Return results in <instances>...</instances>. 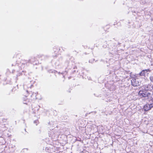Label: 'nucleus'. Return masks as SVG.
I'll use <instances>...</instances> for the list:
<instances>
[{
    "instance_id": "nucleus-2",
    "label": "nucleus",
    "mask_w": 153,
    "mask_h": 153,
    "mask_svg": "<svg viewBox=\"0 0 153 153\" xmlns=\"http://www.w3.org/2000/svg\"><path fill=\"white\" fill-rule=\"evenodd\" d=\"M131 85L134 86H137L139 85V82L137 79L133 78L131 80Z\"/></svg>"
},
{
    "instance_id": "nucleus-6",
    "label": "nucleus",
    "mask_w": 153,
    "mask_h": 153,
    "mask_svg": "<svg viewBox=\"0 0 153 153\" xmlns=\"http://www.w3.org/2000/svg\"><path fill=\"white\" fill-rule=\"evenodd\" d=\"M38 122V120H35L34 121V123H36V124H37ZM37 125V124H36V125Z\"/></svg>"
},
{
    "instance_id": "nucleus-5",
    "label": "nucleus",
    "mask_w": 153,
    "mask_h": 153,
    "mask_svg": "<svg viewBox=\"0 0 153 153\" xmlns=\"http://www.w3.org/2000/svg\"><path fill=\"white\" fill-rule=\"evenodd\" d=\"M150 79L151 82H153V75H152L150 77Z\"/></svg>"
},
{
    "instance_id": "nucleus-4",
    "label": "nucleus",
    "mask_w": 153,
    "mask_h": 153,
    "mask_svg": "<svg viewBox=\"0 0 153 153\" xmlns=\"http://www.w3.org/2000/svg\"><path fill=\"white\" fill-rule=\"evenodd\" d=\"M149 70H143L140 73V76H144L146 74V73L148 72H149Z\"/></svg>"
},
{
    "instance_id": "nucleus-3",
    "label": "nucleus",
    "mask_w": 153,
    "mask_h": 153,
    "mask_svg": "<svg viewBox=\"0 0 153 153\" xmlns=\"http://www.w3.org/2000/svg\"><path fill=\"white\" fill-rule=\"evenodd\" d=\"M151 108L150 104H146L144 105L143 108L144 110L145 111H147L151 109Z\"/></svg>"
},
{
    "instance_id": "nucleus-1",
    "label": "nucleus",
    "mask_w": 153,
    "mask_h": 153,
    "mask_svg": "<svg viewBox=\"0 0 153 153\" xmlns=\"http://www.w3.org/2000/svg\"><path fill=\"white\" fill-rule=\"evenodd\" d=\"M150 86L145 85L143 86V87L144 88L145 91H140L139 92V95L141 97H149L150 95V93L149 92V87Z\"/></svg>"
}]
</instances>
